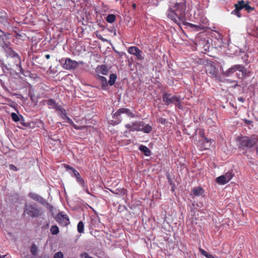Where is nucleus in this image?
I'll return each instance as SVG.
<instances>
[{
	"label": "nucleus",
	"mask_w": 258,
	"mask_h": 258,
	"mask_svg": "<svg viewBox=\"0 0 258 258\" xmlns=\"http://www.w3.org/2000/svg\"><path fill=\"white\" fill-rule=\"evenodd\" d=\"M56 111L63 119H67L68 123H73V120L68 116L66 110L61 105H59Z\"/></svg>",
	"instance_id": "nucleus-14"
},
{
	"label": "nucleus",
	"mask_w": 258,
	"mask_h": 258,
	"mask_svg": "<svg viewBox=\"0 0 258 258\" xmlns=\"http://www.w3.org/2000/svg\"><path fill=\"white\" fill-rule=\"evenodd\" d=\"M123 113L126 114L130 117H136V115L129 109L126 108H121L112 115V118L114 119V124H118L121 122L122 118L121 115Z\"/></svg>",
	"instance_id": "nucleus-4"
},
{
	"label": "nucleus",
	"mask_w": 258,
	"mask_h": 258,
	"mask_svg": "<svg viewBox=\"0 0 258 258\" xmlns=\"http://www.w3.org/2000/svg\"><path fill=\"white\" fill-rule=\"evenodd\" d=\"M5 255H2L0 254V258H4Z\"/></svg>",
	"instance_id": "nucleus-45"
},
{
	"label": "nucleus",
	"mask_w": 258,
	"mask_h": 258,
	"mask_svg": "<svg viewBox=\"0 0 258 258\" xmlns=\"http://www.w3.org/2000/svg\"><path fill=\"white\" fill-rule=\"evenodd\" d=\"M11 116L13 120L15 122H18L20 120L19 116L16 113H12Z\"/></svg>",
	"instance_id": "nucleus-34"
},
{
	"label": "nucleus",
	"mask_w": 258,
	"mask_h": 258,
	"mask_svg": "<svg viewBox=\"0 0 258 258\" xmlns=\"http://www.w3.org/2000/svg\"><path fill=\"white\" fill-rule=\"evenodd\" d=\"M71 125H72L75 129L78 130L79 127L76 125L74 122L73 121V123H69Z\"/></svg>",
	"instance_id": "nucleus-40"
},
{
	"label": "nucleus",
	"mask_w": 258,
	"mask_h": 258,
	"mask_svg": "<svg viewBox=\"0 0 258 258\" xmlns=\"http://www.w3.org/2000/svg\"><path fill=\"white\" fill-rule=\"evenodd\" d=\"M234 7L235 9L232 11L231 14L236 15L238 18H240L241 17L240 10H242V6L239 1H238L237 3L234 5Z\"/></svg>",
	"instance_id": "nucleus-17"
},
{
	"label": "nucleus",
	"mask_w": 258,
	"mask_h": 258,
	"mask_svg": "<svg viewBox=\"0 0 258 258\" xmlns=\"http://www.w3.org/2000/svg\"><path fill=\"white\" fill-rule=\"evenodd\" d=\"M59 231L58 227L56 225H52L50 228V232L53 235H56Z\"/></svg>",
	"instance_id": "nucleus-32"
},
{
	"label": "nucleus",
	"mask_w": 258,
	"mask_h": 258,
	"mask_svg": "<svg viewBox=\"0 0 258 258\" xmlns=\"http://www.w3.org/2000/svg\"><path fill=\"white\" fill-rule=\"evenodd\" d=\"M132 7H133V8L135 9H136V5L135 4H133L132 5Z\"/></svg>",
	"instance_id": "nucleus-44"
},
{
	"label": "nucleus",
	"mask_w": 258,
	"mask_h": 258,
	"mask_svg": "<svg viewBox=\"0 0 258 258\" xmlns=\"http://www.w3.org/2000/svg\"><path fill=\"white\" fill-rule=\"evenodd\" d=\"M77 230L79 233H82L84 231V224L83 221H80L77 225Z\"/></svg>",
	"instance_id": "nucleus-29"
},
{
	"label": "nucleus",
	"mask_w": 258,
	"mask_h": 258,
	"mask_svg": "<svg viewBox=\"0 0 258 258\" xmlns=\"http://www.w3.org/2000/svg\"><path fill=\"white\" fill-rule=\"evenodd\" d=\"M53 258H63V254L62 252L58 251L54 254Z\"/></svg>",
	"instance_id": "nucleus-36"
},
{
	"label": "nucleus",
	"mask_w": 258,
	"mask_h": 258,
	"mask_svg": "<svg viewBox=\"0 0 258 258\" xmlns=\"http://www.w3.org/2000/svg\"><path fill=\"white\" fill-rule=\"evenodd\" d=\"M0 11H1V10H0Z\"/></svg>",
	"instance_id": "nucleus-47"
},
{
	"label": "nucleus",
	"mask_w": 258,
	"mask_h": 258,
	"mask_svg": "<svg viewBox=\"0 0 258 258\" xmlns=\"http://www.w3.org/2000/svg\"><path fill=\"white\" fill-rule=\"evenodd\" d=\"M0 32L2 33V34H0V37H6L8 35H9V33H6L4 31H3L2 30L0 29Z\"/></svg>",
	"instance_id": "nucleus-38"
},
{
	"label": "nucleus",
	"mask_w": 258,
	"mask_h": 258,
	"mask_svg": "<svg viewBox=\"0 0 258 258\" xmlns=\"http://www.w3.org/2000/svg\"><path fill=\"white\" fill-rule=\"evenodd\" d=\"M206 73L208 76L212 78H214L216 80L219 79V76L216 68L212 64H209L207 66Z\"/></svg>",
	"instance_id": "nucleus-12"
},
{
	"label": "nucleus",
	"mask_w": 258,
	"mask_h": 258,
	"mask_svg": "<svg viewBox=\"0 0 258 258\" xmlns=\"http://www.w3.org/2000/svg\"><path fill=\"white\" fill-rule=\"evenodd\" d=\"M117 79L116 75L114 74H111L109 76V80L108 81V84L110 86L114 85L116 80Z\"/></svg>",
	"instance_id": "nucleus-27"
},
{
	"label": "nucleus",
	"mask_w": 258,
	"mask_h": 258,
	"mask_svg": "<svg viewBox=\"0 0 258 258\" xmlns=\"http://www.w3.org/2000/svg\"><path fill=\"white\" fill-rule=\"evenodd\" d=\"M11 166L12 167V169H13V170H17V168L16 167H15L14 165H11Z\"/></svg>",
	"instance_id": "nucleus-43"
},
{
	"label": "nucleus",
	"mask_w": 258,
	"mask_h": 258,
	"mask_svg": "<svg viewBox=\"0 0 258 258\" xmlns=\"http://www.w3.org/2000/svg\"><path fill=\"white\" fill-rule=\"evenodd\" d=\"M63 59L61 60L60 63L62 64L63 68L66 70H74L76 69L79 65V63L75 60H73L70 58H67L64 59V62H63Z\"/></svg>",
	"instance_id": "nucleus-7"
},
{
	"label": "nucleus",
	"mask_w": 258,
	"mask_h": 258,
	"mask_svg": "<svg viewBox=\"0 0 258 258\" xmlns=\"http://www.w3.org/2000/svg\"><path fill=\"white\" fill-rule=\"evenodd\" d=\"M238 100L240 102H244V101H245V99L244 98H243V97H239L238 98Z\"/></svg>",
	"instance_id": "nucleus-41"
},
{
	"label": "nucleus",
	"mask_w": 258,
	"mask_h": 258,
	"mask_svg": "<svg viewBox=\"0 0 258 258\" xmlns=\"http://www.w3.org/2000/svg\"><path fill=\"white\" fill-rule=\"evenodd\" d=\"M235 141L239 149H248L257 145L258 136L255 134L251 135L250 136L239 135L235 138Z\"/></svg>",
	"instance_id": "nucleus-2"
},
{
	"label": "nucleus",
	"mask_w": 258,
	"mask_h": 258,
	"mask_svg": "<svg viewBox=\"0 0 258 258\" xmlns=\"http://www.w3.org/2000/svg\"><path fill=\"white\" fill-rule=\"evenodd\" d=\"M45 57L46 59H48L50 57V55L49 54H45Z\"/></svg>",
	"instance_id": "nucleus-42"
},
{
	"label": "nucleus",
	"mask_w": 258,
	"mask_h": 258,
	"mask_svg": "<svg viewBox=\"0 0 258 258\" xmlns=\"http://www.w3.org/2000/svg\"><path fill=\"white\" fill-rule=\"evenodd\" d=\"M98 78L101 82L102 89H104V90L106 89L108 86L106 78L104 77L101 76H98Z\"/></svg>",
	"instance_id": "nucleus-25"
},
{
	"label": "nucleus",
	"mask_w": 258,
	"mask_h": 258,
	"mask_svg": "<svg viewBox=\"0 0 258 258\" xmlns=\"http://www.w3.org/2000/svg\"><path fill=\"white\" fill-rule=\"evenodd\" d=\"M179 97L176 96H172L171 93L167 92L164 93L162 96L163 101L166 105H169L171 104H174L177 100Z\"/></svg>",
	"instance_id": "nucleus-10"
},
{
	"label": "nucleus",
	"mask_w": 258,
	"mask_h": 258,
	"mask_svg": "<svg viewBox=\"0 0 258 258\" xmlns=\"http://www.w3.org/2000/svg\"><path fill=\"white\" fill-rule=\"evenodd\" d=\"M244 121L245 123L246 124H250V123H252V121L246 119H244Z\"/></svg>",
	"instance_id": "nucleus-39"
},
{
	"label": "nucleus",
	"mask_w": 258,
	"mask_h": 258,
	"mask_svg": "<svg viewBox=\"0 0 258 258\" xmlns=\"http://www.w3.org/2000/svg\"><path fill=\"white\" fill-rule=\"evenodd\" d=\"M127 51L130 54L135 55L138 60H141L144 59L142 51L136 46L130 47Z\"/></svg>",
	"instance_id": "nucleus-11"
},
{
	"label": "nucleus",
	"mask_w": 258,
	"mask_h": 258,
	"mask_svg": "<svg viewBox=\"0 0 258 258\" xmlns=\"http://www.w3.org/2000/svg\"><path fill=\"white\" fill-rule=\"evenodd\" d=\"M3 48L6 53V56L13 59V62L10 64V66L14 67L16 66L19 68L20 71L22 72L23 69L21 65V59L19 55L6 43L3 45Z\"/></svg>",
	"instance_id": "nucleus-3"
},
{
	"label": "nucleus",
	"mask_w": 258,
	"mask_h": 258,
	"mask_svg": "<svg viewBox=\"0 0 258 258\" xmlns=\"http://www.w3.org/2000/svg\"><path fill=\"white\" fill-rule=\"evenodd\" d=\"M192 194L195 196H201L204 193V190L203 188L200 186L194 188L192 190Z\"/></svg>",
	"instance_id": "nucleus-24"
},
{
	"label": "nucleus",
	"mask_w": 258,
	"mask_h": 258,
	"mask_svg": "<svg viewBox=\"0 0 258 258\" xmlns=\"http://www.w3.org/2000/svg\"><path fill=\"white\" fill-rule=\"evenodd\" d=\"M29 197H30L33 200L40 202L41 203H43L44 201V199L41 197V196H39L38 195L33 193V192H30L29 194Z\"/></svg>",
	"instance_id": "nucleus-20"
},
{
	"label": "nucleus",
	"mask_w": 258,
	"mask_h": 258,
	"mask_svg": "<svg viewBox=\"0 0 258 258\" xmlns=\"http://www.w3.org/2000/svg\"><path fill=\"white\" fill-rule=\"evenodd\" d=\"M66 169L72 171L71 175L76 177L77 181L83 186H85V182L84 180L81 177L79 172L69 165H66Z\"/></svg>",
	"instance_id": "nucleus-8"
},
{
	"label": "nucleus",
	"mask_w": 258,
	"mask_h": 258,
	"mask_svg": "<svg viewBox=\"0 0 258 258\" xmlns=\"http://www.w3.org/2000/svg\"><path fill=\"white\" fill-rule=\"evenodd\" d=\"M186 0H176L173 6H170L167 12L168 18L178 25L181 23L194 28L196 31L202 30L205 27L186 23Z\"/></svg>",
	"instance_id": "nucleus-1"
},
{
	"label": "nucleus",
	"mask_w": 258,
	"mask_h": 258,
	"mask_svg": "<svg viewBox=\"0 0 258 258\" xmlns=\"http://www.w3.org/2000/svg\"><path fill=\"white\" fill-rule=\"evenodd\" d=\"M241 6H242V9H244L248 13H250L254 10V7H251L249 4V2L248 1H239Z\"/></svg>",
	"instance_id": "nucleus-15"
},
{
	"label": "nucleus",
	"mask_w": 258,
	"mask_h": 258,
	"mask_svg": "<svg viewBox=\"0 0 258 258\" xmlns=\"http://www.w3.org/2000/svg\"><path fill=\"white\" fill-rule=\"evenodd\" d=\"M8 16L7 13L3 11H0V22L4 25L8 23Z\"/></svg>",
	"instance_id": "nucleus-19"
},
{
	"label": "nucleus",
	"mask_w": 258,
	"mask_h": 258,
	"mask_svg": "<svg viewBox=\"0 0 258 258\" xmlns=\"http://www.w3.org/2000/svg\"><path fill=\"white\" fill-rule=\"evenodd\" d=\"M143 122L134 121L131 124L127 123L125 125V127L129 132L140 131L141 126Z\"/></svg>",
	"instance_id": "nucleus-13"
},
{
	"label": "nucleus",
	"mask_w": 258,
	"mask_h": 258,
	"mask_svg": "<svg viewBox=\"0 0 258 258\" xmlns=\"http://www.w3.org/2000/svg\"><path fill=\"white\" fill-rule=\"evenodd\" d=\"M97 71L98 73L103 75H106L108 73V70L105 65L98 66L97 68Z\"/></svg>",
	"instance_id": "nucleus-21"
},
{
	"label": "nucleus",
	"mask_w": 258,
	"mask_h": 258,
	"mask_svg": "<svg viewBox=\"0 0 258 258\" xmlns=\"http://www.w3.org/2000/svg\"><path fill=\"white\" fill-rule=\"evenodd\" d=\"M56 221L62 226H67L70 223V219L67 214L62 212H59L55 217Z\"/></svg>",
	"instance_id": "nucleus-6"
},
{
	"label": "nucleus",
	"mask_w": 258,
	"mask_h": 258,
	"mask_svg": "<svg viewBox=\"0 0 258 258\" xmlns=\"http://www.w3.org/2000/svg\"><path fill=\"white\" fill-rule=\"evenodd\" d=\"M24 214H26L31 217H38L41 215L39 209L35 206L26 204L24 210Z\"/></svg>",
	"instance_id": "nucleus-5"
},
{
	"label": "nucleus",
	"mask_w": 258,
	"mask_h": 258,
	"mask_svg": "<svg viewBox=\"0 0 258 258\" xmlns=\"http://www.w3.org/2000/svg\"><path fill=\"white\" fill-rule=\"evenodd\" d=\"M30 251L33 255H35L36 254V253L37 252V247L36 246V245H35V244L32 245L31 248H30Z\"/></svg>",
	"instance_id": "nucleus-33"
},
{
	"label": "nucleus",
	"mask_w": 258,
	"mask_h": 258,
	"mask_svg": "<svg viewBox=\"0 0 258 258\" xmlns=\"http://www.w3.org/2000/svg\"><path fill=\"white\" fill-rule=\"evenodd\" d=\"M216 181L217 183H218L220 184H222V185L225 184L227 183V182H228L227 181V180L226 179L225 177H224V176L223 175L218 177L216 178Z\"/></svg>",
	"instance_id": "nucleus-26"
},
{
	"label": "nucleus",
	"mask_w": 258,
	"mask_h": 258,
	"mask_svg": "<svg viewBox=\"0 0 258 258\" xmlns=\"http://www.w3.org/2000/svg\"><path fill=\"white\" fill-rule=\"evenodd\" d=\"M141 130L145 133H150L152 131V127L149 124L144 125L143 122L141 124Z\"/></svg>",
	"instance_id": "nucleus-23"
},
{
	"label": "nucleus",
	"mask_w": 258,
	"mask_h": 258,
	"mask_svg": "<svg viewBox=\"0 0 258 258\" xmlns=\"http://www.w3.org/2000/svg\"><path fill=\"white\" fill-rule=\"evenodd\" d=\"M157 121L162 124H165L167 122L166 119L162 117L157 119Z\"/></svg>",
	"instance_id": "nucleus-37"
},
{
	"label": "nucleus",
	"mask_w": 258,
	"mask_h": 258,
	"mask_svg": "<svg viewBox=\"0 0 258 258\" xmlns=\"http://www.w3.org/2000/svg\"><path fill=\"white\" fill-rule=\"evenodd\" d=\"M199 251L201 252V253L206 256L207 258H215L214 256L207 252L206 250L202 249V248H199Z\"/></svg>",
	"instance_id": "nucleus-28"
},
{
	"label": "nucleus",
	"mask_w": 258,
	"mask_h": 258,
	"mask_svg": "<svg viewBox=\"0 0 258 258\" xmlns=\"http://www.w3.org/2000/svg\"><path fill=\"white\" fill-rule=\"evenodd\" d=\"M116 17L114 14H109L106 19V21L109 23H112L115 21Z\"/></svg>",
	"instance_id": "nucleus-30"
},
{
	"label": "nucleus",
	"mask_w": 258,
	"mask_h": 258,
	"mask_svg": "<svg viewBox=\"0 0 258 258\" xmlns=\"http://www.w3.org/2000/svg\"><path fill=\"white\" fill-rule=\"evenodd\" d=\"M239 71L242 72L243 76H245L246 74V69L241 64H236L234 65L231 68H230L225 73V76H229L231 74L234 73L235 71Z\"/></svg>",
	"instance_id": "nucleus-9"
},
{
	"label": "nucleus",
	"mask_w": 258,
	"mask_h": 258,
	"mask_svg": "<svg viewBox=\"0 0 258 258\" xmlns=\"http://www.w3.org/2000/svg\"><path fill=\"white\" fill-rule=\"evenodd\" d=\"M48 106L49 109H54L55 110L57 109L59 105L56 102L55 100L53 99H49L44 101Z\"/></svg>",
	"instance_id": "nucleus-16"
},
{
	"label": "nucleus",
	"mask_w": 258,
	"mask_h": 258,
	"mask_svg": "<svg viewBox=\"0 0 258 258\" xmlns=\"http://www.w3.org/2000/svg\"><path fill=\"white\" fill-rule=\"evenodd\" d=\"M139 149L144 154L145 156H149L151 155V151L146 146L143 145H140Z\"/></svg>",
	"instance_id": "nucleus-22"
},
{
	"label": "nucleus",
	"mask_w": 258,
	"mask_h": 258,
	"mask_svg": "<svg viewBox=\"0 0 258 258\" xmlns=\"http://www.w3.org/2000/svg\"><path fill=\"white\" fill-rule=\"evenodd\" d=\"M201 142V147L204 150H207L210 148L211 145V140L207 138H204Z\"/></svg>",
	"instance_id": "nucleus-18"
},
{
	"label": "nucleus",
	"mask_w": 258,
	"mask_h": 258,
	"mask_svg": "<svg viewBox=\"0 0 258 258\" xmlns=\"http://www.w3.org/2000/svg\"><path fill=\"white\" fill-rule=\"evenodd\" d=\"M177 101L174 103L175 106L176 107H177L178 108H179L180 109H182V106L181 104V100H180V97H179L177 98Z\"/></svg>",
	"instance_id": "nucleus-35"
},
{
	"label": "nucleus",
	"mask_w": 258,
	"mask_h": 258,
	"mask_svg": "<svg viewBox=\"0 0 258 258\" xmlns=\"http://www.w3.org/2000/svg\"><path fill=\"white\" fill-rule=\"evenodd\" d=\"M87 193L90 194V192H89V191H88V189L87 190Z\"/></svg>",
	"instance_id": "nucleus-46"
},
{
	"label": "nucleus",
	"mask_w": 258,
	"mask_h": 258,
	"mask_svg": "<svg viewBox=\"0 0 258 258\" xmlns=\"http://www.w3.org/2000/svg\"><path fill=\"white\" fill-rule=\"evenodd\" d=\"M223 175L225 177L227 181L229 182L232 178L234 174H233L232 171H229Z\"/></svg>",
	"instance_id": "nucleus-31"
}]
</instances>
